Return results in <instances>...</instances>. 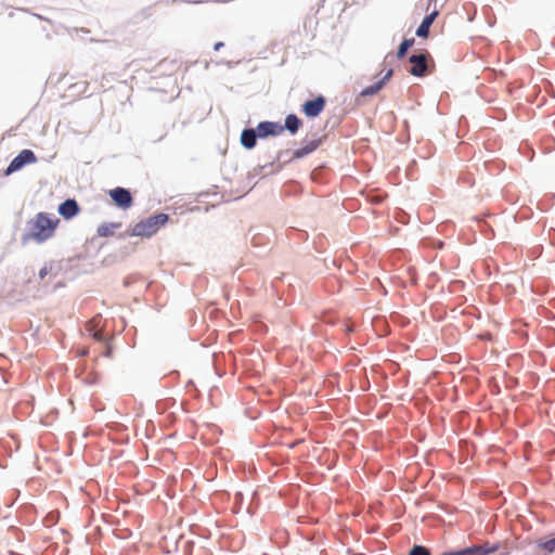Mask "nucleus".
I'll return each mask as SVG.
<instances>
[{
  "instance_id": "1",
  "label": "nucleus",
  "mask_w": 555,
  "mask_h": 555,
  "mask_svg": "<svg viewBox=\"0 0 555 555\" xmlns=\"http://www.w3.org/2000/svg\"><path fill=\"white\" fill-rule=\"evenodd\" d=\"M59 224L60 219L54 215L38 212L27 221L22 240L24 243L42 244L54 236Z\"/></svg>"
},
{
  "instance_id": "2",
  "label": "nucleus",
  "mask_w": 555,
  "mask_h": 555,
  "mask_svg": "<svg viewBox=\"0 0 555 555\" xmlns=\"http://www.w3.org/2000/svg\"><path fill=\"white\" fill-rule=\"evenodd\" d=\"M168 220L169 217L166 214L151 216L147 219L135 223L131 229V234L134 236L150 237L164 227Z\"/></svg>"
},
{
  "instance_id": "3",
  "label": "nucleus",
  "mask_w": 555,
  "mask_h": 555,
  "mask_svg": "<svg viewBox=\"0 0 555 555\" xmlns=\"http://www.w3.org/2000/svg\"><path fill=\"white\" fill-rule=\"evenodd\" d=\"M37 157L30 150H23L8 166L5 175H11L22 169L27 164L36 163Z\"/></svg>"
},
{
  "instance_id": "4",
  "label": "nucleus",
  "mask_w": 555,
  "mask_h": 555,
  "mask_svg": "<svg viewBox=\"0 0 555 555\" xmlns=\"http://www.w3.org/2000/svg\"><path fill=\"white\" fill-rule=\"evenodd\" d=\"M428 54L425 53L411 55L409 59L412 64L410 74L415 77H424L428 69Z\"/></svg>"
},
{
  "instance_id": "5",
  "label": "nucleus",
  "mask_w": 555,
  "mask_h": 555,
  "mask_svg": "<svg viewBox=\"0 0 555 555\" xmlns=\"http://www.w3.org/2000/svg\"><path fill=\"white\" fill-rule=\"evenodd\" d=\"M325 104V98L319 95L314 100L306 101L301 106V111L307 117L314 118L323 112Z\"/></svg>"
},
{
  "instance_id": "6",
  "label": "nucleus",
  "mask_w": 555,
  "mask_h": 555,
  "mask_svg": "<svg viewBox=\"0 0 555 555\" xmlns=\"http://www.w3.org/2000/svg\"><path fill=\"white\" fill-rule=\"evenodd\" d=\"M109 196L114 203L122 209H128L132 206V196L127 189L115 188L109 191Z\"/></svg>"
},
{
  "instance_id": "7",
  "label": "nucleus",
  "mask_w": 555,
  "mask_h": 555,
  "mask_svg": "<svg viewBox=\"0 0 555 555\" xmlns=\"http://www.w3.org/2000/svg\"><path fill=\"white\" fill-rule=\"evenodd\" d=\"M257 134L260 138L268 135H280L284 132V127L274 121H261L257 126Z\"/></svg>"
},
{
  "instance_id": "8",
  "label": "nucleus",
  "mask_w": 555,
  "mask_h": 555,
  "mask_svg": "<svg viewBox=\"0 0 555 555\" xmlns=\"http://www.w3.org/2000/svg\"><path fill=\"white\" fill-rule=\"evenodd\" d=\"M498 546L488 547V545H474L459 551L444 552L442 555H488L494 553Z\"/></svg>"
},
{
  "instance_id": "9",
  "label": "nucleus",
  "mask_w": 555,
  "mask_h": 555,
  "mask_svg": "<svg viewBox=\"0 0 555 555\" xmlns=\"http://www.w3.org/2000/svg\"><path fill=\"white\" fill-rule=\"evenodd\" d=\"M79 212V206L75 199H66L59 206V214L65 218L70 219Z\"/></svg>"
},
{
  "instance_id": "10",
  "label": "nucleus",
  "mask_w": 555,
  "mask_h": 555,
  "mask_svg": "<svg viewBox=\"0 0 555 555\" xmlns=\"http://www.w3.org/2000/svg\"><path fill=\"white\" fill-rule=\"evenodd\" d=\"M437 15H438V11L434 10L430 14H428L423 20V22L421 23V25L416 29V35L418 37H423V38L428 37L429 28H430L431 24L434 23L435 18L437 17Z\"/></svg>"
},
{
  "instance_id": "11",
  "label": "nucleus",
  "mask_w": 555,
  "mask_h": 555,
  "mask_svg": "<svg viewBox=\"0 0 555 555\" xmlns=\"http://www.w3.org/2000/svg\"><path fill=\"white\" fill-rule=\"evenodd\" d=\"M257 132L254 129H245L241 134V143L244 147L250 150L256 145Z\"/></svg>"
},
{
  "instance_id": "12",
  "label": "nucleus",
  "mask_w": 555,
  "mask_h": 555,
  "mask_svg": "<svg viewBox=\"0 0 555 555\" xmlns=\"http://www.w3.org/2000/svg\"><path fill=\"white\" fill-rule=\"evenodd\" d=\"M301 120L294 114H289L285 118L284 130L287 129L291 133L295 134L301 127Z\"/></svg>"
},
{
  "instance_id": "13",
  "label": "nucleus",
  "mask_w": 555,
  "mask_h": 555,
  "mask_svg": "<svg viewBox=\"0 0 555 555\" xmlns=\"http://www.w3.org/2000/svg\"><path fill=\"white\" fill-rule=\"evenodd\" d=\"M121 227L120 223H102L99 225L96 232L99 236L107 237L114 235L115 231Z\"/></svg>"
},
{
  "instance_id": "14",
  "label": "nucleus",
  "mask_w": 555,
  "mask_h": 555,
  "mask_svg": "<svg viewBox=\"0 0 555 555\" xmlns=\"http://www.w3.org/2000/svg\"><path fill=\"white\" fill-rule=\"evenodd\" d=\"M319 145V141H310L305 146L295 151L294 155L297 158L304 157L313 152Z\"/></svg>"
},
{
  "instance_id": "15",
  "label": "nucleus",
  "mask_w": 555,
  "mask_h": 555,
  "mask_svg": "<svg viewBox=\"0 0 555 555\" xmlns=\"http://www.w3.org/2000/svg\"><path fill=\"white\" fill-rule=\"evenodd\" d=\"M384 87V81H377L376 83L364 88L361 91L362 96H369L376 94Z\"/></svg>"
},
{
  "instance_id": "16",
  "label": "nucleus",
  "mask_w": 555,
  "mask_h": 555,
  "mask_svg": "<svg viewBox=\"0 0 555 555\" xmlns=\"http://www.w3.org/2000/svg\"><path fill=\"white\" fill-rule=\"evenodd\" d=\"M414 43V39H404L400 46H399V49H398V52H397V56L398 59H402L405 54H406V51L413 46Z\"/></svg>"
},
{
  "instance_id": "17",
  "label": "nucleus",
  "mask_w": 555,
  "mask_h": 555,
  "mask_svg": "<svg viewBox=\"0 0 555 555\" xmlns=\"http://www.w3.org/2000/svg\"><path fill=\"white\" fill-rule=\"evenodd\" d=\"M538 546L545 550L547 553H553L555 551V537L547 541L539 542Z\"/></svg>"
},
{
  "instance_id": "18",
  "label": "nucleus",
  "mask_w": 555,
  "mask_h": 555,
  "mask_svg": "<svg viewBox=\"0 0 555 555\" xmlns=\"http://www.w3.org/2000/svg\"><path fill=\"white\" fill-rule=\"evenodd\" d=\"M409 555H430V553L426 547L421 546V545H415L410 551Z\"/></svg>"
},
{
  "instance_id": "19",
  "label": "nucleus",
  "mask_w": 555,
  "mask_h": 555,
  "mask_svg": "<svg viewBox=\"0 0 555 555\" xmlns=\"http://www.w3.org/2000/svg\"><path fill=\"white\" fill-rule=\"evenodd\" d=\"M50 272V268L48 266H44L39 271V278L42 280L46 278V275Z\"/></svg>"
},
{
  "instance_id": "20",
  "label": "nucleus",
  "mask_w": 555,
  "mask_h": 555,
  "mask_svg": "<svg viewBox=\"0 0 555 555\" xmlns=\"http://www.w3.org/2000/svg\"><path fill=\"white\" fill-rule=\"evenodd\" d=\"M392 74H393L392 69H389L379 81H384V85H385L386 81H388L391 78Z\"/></svg>"
},
{
  "instance_id": "21",
  "label": "nucleus",
  "mask_w": 555,
  "mask_h": 555,
  "mask_svg": "<svg viewBox=\"0 0 555 555\" xmlns=\"http://www.w3.org/2000/svg\"><path fill=\"white\" fill-rule=\"evenodd\" d=\"M92 337L95 339V340H102L103 339V333L101 331H95L92 333Z\"/></svg>"
},
{
  "instance_id": "22",
  "label": "nucleus",
  "mask_w": 555,
  "mask_h": 555,
  "mask_svg": "<svg viewBox=\"0 0 555 555\" xmlns=\"http://www.w3.org/2000/svg\"><path fill=\"white\" fill-rule=\"evenodd\" d=\"M222 47H223V42H217V43H215V46H214V50H215V51H218V50H220Z\"/></svg>"
}]
</instances>
